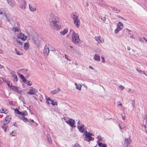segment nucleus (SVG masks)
<instances>
[{
  "label": "nucleus",
  "instance_id": "f257e3e1",
  "mask_svg": "<svg viewBox=\"0 0 147 147\" xmlns=\"http://www.w3.org/2000/svg\"><path fill=\"white\" fill-rule=\"evenodd\" d=\"M59 19L57 20H51L49 21L50 25L53 28L56 30L59 29L60 26L58 24Z\"/></svg>",
  "mask_w": 147,
  "mask_h": 147
},
{
  "label": "nucleus",
  "instance_id": "f03ea898",
  "mask_svg": "<svg viewBox=\"0 0 147 147\" xmlns=\"http://www.w3.org/2000/svg\"><path fill=\"white\" fill-rule=\"evenodd\" d=\"M72 38V41L75 44L78 43L80 40L78 34L74 31H73Z\"/></svg>",
  "mask_w": 147,
  "mask_h": 147
},
{
  "label": "nucleus",
  "instance_id": "7ed1b4c3",
  "mask_svg": "<svg viewBox=\"0 0 147 147\" xmlns=\"http://www.w3.org/2000/svg\"><path fill=\"white\" fill-rule=\"evenodd\" d=\"M85 135L86 137L84 138V140L85 141H92L94 140V138L90 136L92 135V134L90 132H88L87 131L84 132Z\"/></svg>",
  "mask_w": 147,
  "mask_h": 147
},
{
  "label": "nucleus",
  "instance_id": "20e7f679",
  "mask_svg": "<svg viewBox=\"0 0 147 147\" xmlns=\"http://www.w3.org/2000/svg\"><path fill=\"white\" fill-rule=\"evenodd\" d=\"M19 3V6L22 9L24 10L26 8V3L25 0H17Z\"/></svg>",
  "mask_w": 147,
  "mask_h": 147
},
{
  "label": "nucleus",
  "instance_id": "39448f33",
  "mask_svg": "<svg viewBox=\"0 0 147 147\" xmlns=\"http://www.w3.org/2000/svg\"><path fill=\"white\" fill-rule=\"evenodd\" d=\"M58 15L56 12L54 13H51L50 14L49 18V21L51 20H57L59 19Z\"/></svg>",
  "mask_w": 147,
  "mask_h": 147
},
{
  "label": "nucleus",
  "instance_id": "423d86ee",
  "mask_svg": "<svg viewBox=\"0 0 147 147\" xmlns=\"http://www.w3.org/2000/svg\"><path fill=\"white\" fill-rule=\"evenodd\" d=\"M72 18L74 21V23L76 25L77 27L78 28L80 24V21L78 19V17L75 15H73Z\"/></svg>",
  "mask_w": 147,
  "mask_h": 147
},
{
  "label": "nucleus",
  "instance_id": "0eeeda50",
  "mask_svg": "<svg viewBox=\"0 0 147 147\" xmlns=\"http://www.w3.org/2000/svg\"><path fill=\"white\" fill-rule=\"evenodd\" d=\"M17 36L18 38L21 39L23 41H25L27 39V36L21 32L18 34Z\"/></svg>",
  "mask_w": 147,
  "mask_h": 147
},
{
  "label": "nucleus",
  "instance_id": "6e6552de",
  "mask_svg": "<svg viewBox=\"0 0 147 147\" xmlns=\"http://www.w3.org/2000/svg\"><path fill=\"white\" fill-rule=\"evenodd\" d=\"M66 122L72 127H76L74 125L75 123V121L74 120L71 119H69L68 120L66 121Z\"/></svg>",
  "mask_w": 147,
  "mask_h": 147
},
{
  "label": "nucleus",
  "instance_id": "1a4fd4ad",
  "mask_svg": "<svg viewBox=\"0 0 147 147\" xmlns=\"http://www.w3.org/2000/svg\"><path fill=\"white\" fill-rule=\"evenodd\" d=\"M37 90L35 88H30L29 91L27 92V94L30 95H34L37 92Z\"/></svg>",
  "mask_w": 147,
  "mask_h": 147
},
{
  "label": "nucleus",
  "instance_id": "9d476101",
  "mask_svg": "<svg viewBox=\"0 0 147 147\" xmlns=\"http://www.w3.org/2000/svg\"><path fill=\"white\" fill-rule=\"evenodd\" d=\"M46 99L47 103L49 105L50 104H51L53 106H54L55 105H57V104L56 102L54 103V101L53 100H51L50 98H46Z\"/></svg>",
  "mask_w": 147,
  "mask_h": 147
},
{
  "label": "nucleus",
  "instance_id": "9b49d317",
  "mask_svg": "<svg viewBox=\"0 0 147 147\" xmlns=\"http://www.w3.org/2000/svg\"><path fill=\"white\" fill-rule=\"evenodd\" d=\"M12 31L15 33H20L21 32L20 29L18 27L13 28L12 29Z\"/></svg>",
  "mask_w": 147,
  "mask_h": 147
},
{
  "label": "nucleus",
  "instance_id": "f8f14e48",
  "mask_svg": "<svg viewBox=\"0 0 147 147\" xmlns=\"http://www.w3.org/2000/svg\"><path fill=\"white\" fill-rule=\"evenodd\" d=\"M7 3L11 6H14L16 4V2L14 0H6Z\"/></svg>",
  "mask_w": 147,
  "mask_h": 147
},
{
  "label": "nucleus",
  "instance_id": "ddd939ff",
  "mask_svg": "<svg viewBox=\"0 0 147 147\" xmlns=\"http://www.w3.org/2000/svg\"><path fill=\"white\" fill-rule=\"evenodd\" d=\"M11 115H8L5 117L4 123L5 122L6 124L8 123L11 120Z\"/></svg>",
  "mask_w": 147,
  "mask_h": 147
},
{
  "label": "nucleus",
  "instance_id": "4468645a",
  "mask_svg": "<svg viewBox=\"0 0 147 147\" xmlns=\"http://www.w3.org/2000/svg\"><path fill=\"white\" fill-rule=\"evenodd\" d=\"M29 7L30 10L32 12L35 11L36 9V8L35 6L30 4L29 5Z\"/></svg>",
  "mask_w": 147,
  "mask_h": 147
},
{
  "label": "nucleus",
  "instance_id": "2eb2a0df",
  "mask_svg": "<svg viewBox=\"0 0 147 147\" xmlns=\"http://www.w3.org/2000/svg\"><path fill=\"white\" fill-rule=\"evenodd\" d=\"M11 88L12 90L18 93H20V92L21 91V90L19 89V88L16 87L11 86Z\"/></svg>",
  "mask_w": 147,
  "mask_h": 147
},
{
  "label": "nucleus",
  "instance_id": "dca6fc26",
  "mask_svg": "<svg viewBox=\"0 0 147 147\" xmlns=\"http://www.w3.org/2000/svg\"><path fill=\"white\" fill-rule=\"evenodd\" d=\"M49 49L47 46H46L45 47L44 49V54L46 55H47L49 54Z\"/></svg>",
  "mask_w": 147,
  "mask_h": 147
},
{
  "label": "nucleus",
  "instance_id": "f3484780",
  "mask_svg": "<svg viewBox=\"0 0 147 147\" xmlns=\"http://www.w3.org/2000/svg\"><path fill=\"white\" fill-rule=\"evenodd\" d=\"M123 27V24L120 22H118L117 24V28L119 29V30H121Z\"/></svg>",
  "mask_w": 147,
  "mask_h": 147
},
{
  "label": "nucleus",
  "instance_id": "a211bd4d",
  "mask_svg": "<svg viewBox=\"0 0 147 147\" xmlns=\"http://www.w3.org/2000/svg\"><path fill=\"white\" fill-rule=\"evenodd\" d=\"M78 128L79 130L82 133H83L84 131V126L83 125H80L78 126Z\"/></svg>",
  "mask_w": 147,
  "mask_h": 147
},
{
  "label": "nucleus",
  "instance_id": "6ab92c4d",
  "mask_svg": "<svg viewBox=\"0 0 147 147\" xmlns=\"http://www.w3.org/2000/svg\"><path fill=\"white\" fill-rule=\"evenodd\" d=\"M61 91L59 88H58L57 89H55L51 91V92L52 94L54 95L59 92Z\"/></svg>",
  "mask_w": 147,
  "mask_h": 147
},
{
  "label": "nucleus",
  "instance_id": "aec40b11",
  "mask_svg": "<svg viewBox=\"0 0 147 147\" xmlns=\"http://www.w3.org/2000/svg\"><path fill=\"white\" fill-rule=\"evenodd\" d=\"M74 84L76 86V88L77 89L79 90H81V88L82 87L81 84H78L76 83H75Z\"/></svg>",
  "mask_w": 147,
  "mask_h": 147
},
{
  "label": "nucleus",
  "instance_id": "412c9836",
  "mask_svg": "<svg viewBox=\"0 0 147 147\" xmlns=\"http://www.w3.org/2000/svg\"><path fill=\"white\" fill-rule=\"evenodd\" d=\"M7 124L4 122L3 125L2 126V128H3L5 132H6L8 129V126Z\"/></svg>",
  "mask_w": 147,
  "mask_h": 147
},
{
  "label": "nucleus",
  "instance_id": "4be33fe9",
  "mask_svg": "<svg viewBox=\"0 0 147 147\" xmlns=\"http://www.w3.org/2000/svg\"><path fill=\"white\" fill-rule=\"evenodd\" d=\"M93 59L95 61H100V58L99 55L98 54H95L94 57Z\"/></svg>",
  "mask_w": 147,
  "mask_h": 147
},
{
  "label": "nucleus",
  "instance_id": "5701e85b",
  "mask_svg": "<svg viewBox=\"0 0 147 147\" xmlns=\"http://www.w3.org/2000/svg\"><path fill=\"white\" fill-rule=\"evenodd\" d=\"M20 119H22V120L24 121L25 122H28V121L29 122L30 124H31V123L29 121L28 119L27 118L23 116H22L21 117H20Z\"/></svg>",
  "mask_w": 147,
  "mask_h": 147
},
{
  "label": "nucleus",
  "instance_id": "b1692460",
  "mask_svg": "<svg viewBox=\"0 0 147 147\" xmlns=\"http://www.w3.org/2000/svg\"><path fill=\"white\" fill-rule=\"evenodd\" d=\"M95 40L97 41V43H100V42L102 43L104 42V40H101L98 36H96L95 38Z\"/></svg>",
  "mask_w": 147,
  "mask_h": 147
},
{
  "label": "nucleus",
  "instance_id": "393cba45",
  "mask_svg": "<svg viewBox=\"0 0 147 147\" xmlns=\"http://www.w3.org/2000/svg\"><path fill=\"white\" fill-rule=\"evenodd\" d=\"M143 124L146 128V132L147 134V119H144Z\"/></svg>",
  "mask_w": 147,
  "mask_h": 147
},
{
  "label": "nucleus",
  "instance_id": "a878e982",
  "mask_svg": "<svg viewBox=\"0 0 147 147\" xmlns=\"http://www.w3.org/2000/svg\"><path fill=\"white\" fill-rule=\"evenodd\" d=\"M125 144H127V146L128 145L130 144L131 143V140L129 138H126L125 139Z\"/></svg>",
  "mask_w": 147,
  "mask_h": 147
},
{
  "label": "nucleus",
  "instance_id": "bb28decb",
  "mask_svg": "<svg viewBox=\"0 0 147 147\" xmlns=\"http://www.w3.org/2000/svg\"><path fill=\"white\" fill-rule=\"evenodd\" d=\"M68 31L67 29H65L63 31L60 32V34L61 35H64Z\"/></svg>",
  "mask_w": 147,
  "mask_h": 147
},
{
  "label": "nucleus",
  "instance_id": "cd10ccee",
  "mask_svg": "<svg viewBox=\"0 0 147 147\" xmlns=\"http://www.w3.org/2000/svg\"><path fill=\"white\" fill-rule=\"evenodd\" d=\"M29 45L28 43H25L24 46V48L26 50H27L29 48Z\"/></svg>",
  "mask_w": 147,
  "mask_h": 147
},
{
  "label": "nucleus",
  "instance_id": "c85d7f7f",
  "mask_svg": "<svg viewBox=\"0 0 147 147\" xmlns=\"http://www.w3.org/2000/svg\"><path fill=\"white\" fill-rule=\"evenodd\" d=\"M11 74H12L11 76L14 78L13 80L14 81H16V82H17L18 81L17 76L16 75L14 74L13 73H11Z\"/></svg>",
  "mask_w": 147,
  "mask_h": 147
},
{
  "label": "nucleus",
  "instance_id": "c756f323",
  "mask_svg": "<svg viewBox=\"0 0 147 147\" xmlns=\"http://www.w3.org/2000/svg\"><path fill=\"white\" fill-rule=\"evenodd\" d=\"M98 144L100 147H107L106 145L100 142H98Z\"/></svg>",
  "mask_w": 147,
  "mask_h": 147
},
{
  "label": "nucleus",
  "instance_id": "7c9ffc66",
  "mask_svg": "<svg viewBox=\"0 0 147 147\" xmlns=\"http://www.w3.org/2000/svg\"><path fill=\"white\" fill-rule=\"evenodd\" d=\"M14 111L15 113L17 114L20 115V114H21V112L20 111L17 109H15Z\"/></svg>",
  "mask_w": 147,
  "mask_h": 147
},
{
  "label": "nucleus",
  "instance_id": "2f4dec72",
  "mask_svg": "<svg viewBox=\"0 0 147 147\" xmlns=\"http://www.w3.org/2000/svg\"><path fill=\"white\" fill-rule=\"evenodd\" d=\"M73 52L74 53L77 54H79V51L76 49H73Z\"/></svg>",
  "mask_w": 147,
  "mask_h": 147
},
{
  "label": "nucleus",
  "instance_id": "473e14b6",
  "mask_svg": "<svg viewBox=\"0 0 147 147\" xmlns=\"http://www.w3.org/2000/svg\"><path fill=\"white\" fill-rule=\"evenodd\" d=\"M17 44H18L20 46H22V45L23 44L22 42H21L20 41H19L18 40H16V42Z\"/></svg>",
  "mask_w": 147,
  "mask_h": 147
},
{
  "label": "nucleus",
  "instance_id": "72a5a7b5",
  "mask_svg": "<svg viewBox=\"0 0 147 147\" xmlns=\"http://www.w3.org/2000/svg\"><path fill=\"white\" fill-rule=\"evenodd\" d=\"M26 83L27 85L30 86H31L32 84V82L29 80H28L26 82Z\"/></svg>",
  "mask_w": 147,
  "mask_h": 147
},
{
  "label": "nucleus",
  "instance_id": "f704fd0d",
  "mask_svg": "<svg viewBox=\"0 0 147 147\" xmlns=\"http://www.w3.org/2000/svg\"><path fill=\"white\" fill-rule=\"evenodd\" d=\"M20 115H22V116H27L28 115V113L27 112H21V114Z\"/></svg>",
  "mask_w": 147,
  "mask_h": 147
},
{
  "label": "nucleus",
  "instance_id": "c9c22d12",
  "mask_svg": "<svg viewBox=\"0 0 147 147\" xmlns=\"http://www.w3.org/2000/svg\"><path fill=\"white\" fill-rule=\"evenodd\" d=\"M15 51H16V53L18 55H20L22 54L20 53L19 51H18L15 48Z\"/></svg>",
  "mask_w": 147,
  "mask_h": 147
},
{
  "label": "nucleus",
  "instance_id": "e433bc0d",
  "mask_svg": "<svg viewBox=\"0 0 147 147\" xmlns=\"http://www.w3.org/2000/svg\"><path fill=\"white\" fill-rule=\"evenodd\" d=\"M0 15H2L3 17H4L5 16V14L3 11H1V10L0 9Z\"/></svg>",
  "mask_w": 147,
  "mask_h": 147
},
{
  "label": "nucleus",
  "instance_id": "4c0bfd02",
  "mask_svg": "<svg viewBox=\"0 0 147 147\" xmlns=\"http://www.w3.org/2000/svg\"><path fill=\"white\" fill-rule=\"evenodd\" d=\"M5 82L7 84V85L9 87H11L12 86H11V84H10V82L8 81V80L5 81Z\"/></svg>",
  "mask_w": 147,
  "mask_h": 147
},
{
  "label": "nucleus",
  "instance_id": "58836bf2",
  "mask_svg": "<svg viewBox=\"0 0 147 147\" xmlns=\"http://www.w3.org/2000/svg\"><path fill=\"white\" fill-rule=\"evenodd\" d=\"M97 138L98 140V141H102V138H101L100 136H98L97 137Z\"/></svg>",
  "mask_w": 147,
  "mask_h": 147
},
{
  "label": "nucleus",
  "instance_id": "ea45409f",
  "mask_svg": "<svg viewBox=\"0 0 147 147\" xmlns=\"http://www.w3.org/2000/svg\"><path fill=\"white\" fill-rule=\"evenodd\" d=\"M136 70L137 71H138V72H139V73H140L141 74H145V73H144V72L143 71H141V70H139L138 69H136Z\"/></svg>",
  "mask_w": 147,
  "mask_h": 147
},
{
  "label": "nucleus",
  "instance_id": "a19ab883",
  "mask_svg": "<svg viewBox=\"0 0 147 147\" xmlns=\"http://www.w3.org/2000/svg\"><path fill=\"white\" fill-rule=\"evenodd\" d=\"M119 88L120 90H123L124 89V87L120 85L119 86Z\"/></svg>",
  "mask_w": 147,
  "mask_h": 147
},
{
  "label": "nucleus",
  "instance_id": "79ce46f5",
  "mask_svg": "<svg viewBox=\"0 0 147 147\" xmlns=\"http://www.w3.org/2000/svg\"><path fill=\"white\" fill-rule=\"evenodd\" d=\"M131 105L133 108H134L135 107V102L134 100H132L131 102Z\"/></svg>",
  "mask_w": 147,
  "mask_h": 147
},
{
  "label": "nucleus",
  "instance_id": "37998d69",
  "mask_svg": "<svg viewBox=\"0 0 147 147\" xmlns=\"http://www.w3.org/2000/svg\"><path fill=\"white\" fill-rule=\"evenodd\" d=\"M121 30H119V28H117V29H115V33H118V32L119 31Z\"/></svg>",
  "mask_w": 147,
  "mask_h": 147
},
{
  "label": "nucleus",
  "instance_id": "c03bdc74",
  "mask_svg": "<svg viewBox=\"0 0 147 147\" xmlns=\"http://www.w3.org/2000/svg\"><path fill=\"white\" fill-rule=\"evenodd\" d=\"M4 113L5 114H7L8 113V111L7 109H3Z\"/></svg>",
  "mask_w": 147,
  "mask_h": 147
},
{
  "label": "nucleus",
  "instance_id": "a18cd8bd",
  "mask_svg": "<svg viewBox=\"0 0 147 147\" xmlns=\"http://www.w3.org/2000/svg\"><path fill=\"white\" fill-rule=\"evenodd\" d=\"M16 40H18L17 38H16L15 37H13V43H15L16 42Z\"/></svg>",
  "mask_w": 147,
  "mask_h": 147
},
{
  "label": "nucleus",
  "instance_id": "49530a36",
  "mask_svg": "<svg viewBox=\"0 0 147 147\" xmlns=\"http://www.w3.org/2000/svg\"><path fill=\"white\" fill-rule=\"evenodd\" d=\"M65 58L67 59L68 61H71V59L68 58V56L67 55H65Z\"/></svg>",
  "mask_w": 147,
  "mask_h": 147
},
{
  "label": "nucleus",
  "instance_id": "de8ad7c7",
  "mask_svg": "<svg viewBox=\"0 0 147 147\" xmlns=\"http://www.w3.org/2000/svg\"><path fill=\"white\" fill-rule=\"evenodd\" d=\"M117 104L119 106H121L122 107V105L121 103V102L120 101H118L117 102Z\"/></svg>",
  "mask_w": 147,
  "mask_h": 147
},
{
  "label": "nucleus",
  "instance_id": "09e8293b",
  "mask_svg": "<svg viewBox=\"0 0 147 147\" xmlns=\"http://www.w3.org/2000/svg\"><path fill=\"white\" fill-rule=\"evenodd\" d=\"M117 17H119V18H121L122 20H124L125 21H126V20L125 19H124L123 17H122V16H117Z\"/></svg>",
  "mask_w": 147,
  "mask_h": 147
},
{
  "label": "nucleus",
  "instance_id": "8fccbe9b",
  "mask_svg": "<svg viewBox=\"0 0 147 147\" xmlns=\"http://www.w3.org/2000/svg\"><path fill=\"white\" fill-rule=\"evenodd\" d=\"M18 75L19 76V77L22 79L23 78H24V77L23 76L22 74H18Z\"/></svg>",
  "mask_w": 147,
  "mask_h": 147
},
{
  "label": "nucleus",
  "instance_id": "3c124183",
  "mask_svg": "<svg viewBox=\"0 0 147 147\" xmlns=\"http://www.w3.org/2000/svg\"><path fill=\"white\" fill-rule=\"evenodd\" d=\"M75 147H81L78 144H76L74 146Z\"/></svg>",
  "mask_w": 147,
  "mask_h": 147
},
{
  "label": "nucleus",
  "instance_id": "603ef678",
  "mask_svg": "<svg viewBox=\"0 0 147 147\" xmlns=\"http://www.w3.org/2000/svg\"><path fill=\"white\" fill-rule=\"evenodd\" d=\"M23 80V82H24V83H26V82H27V80L24 77V78L22 79Z\"/></svg>",
  "mask_w": 147,
  "mask_h": 147
},
{
  "label": "nucleus",
  "instance_id": "864d4df0",
  "mask_svg": "<svg viewBox=\"0 0 147 147\" xmlns=\"http://www.w3.org/2000/svg\"><path fill=\"white\" fill-rule=\"evenodd\" d=\"M102 59V62L103 63H104L105 62V58L103 57H101Z\"/></svg>",
  "mask_w": 147,
  "mask_h": 147
},
{
  "label": "nucleus",
  "instance_id": "5fc2aeb1",
  "mask_svg": "<svg viewBox=\"0 0 147 147\" xmlns=\"http://www.w3.org/2000/svg\"><path fill=\"white\" fill-rule=\"evenodd\" d=\"M0 112L1 113H4L3 109L2 108L0 110Z\"/></svg>",
  "mask_w": 147,
  "mask_h": 147
},
{
  "label": "nucleus",
  "instance_id": "6e6d98bb",
  "mask_svg": "<svg viewBox=\"0 0 147 147\" xmlns=\"http://www.w3.org/2000/svg\"><path fill=\"white\" fill-rule=\"evenodd\" d=\"M1 78L3 80V81H4V80L3 78H0V84L2 82V81Z\"/></svg>",
  "mask_w": 147,
  "mask_h": 147
},
{
  "label": "nucleus",
  "instance_id": "4d7b16f0",
  "mask_svg": "<svg viewBox=\"0 0 147 147\" xmlns=\"http://www.w3.org/2000/svg\"><path fill=\"white\" fill-rule=\"evenodd\" d=\"M102 20L105 21L106 19V18L105 17H103V18H102Z\"/></svg>",
  "mask_w": 147,
  "mask_h": 147
},
{
  "label": "nucleus",
  "instance_id": "13d9d810",
  "mask_svg": "<svg viewBox=\"0 0 147 147\" xmlns=\"http://www.w3.org/2000/svg\"><path fill=\"white\" fill-rule=\"evenodd\" d=\"M121 115L122 116V118L124 120L125 119V117L124 116H123V114H122Z\"/></svg>",
  "mask_w": 147,
  "mask_h": 147
},
{
  "label": "nucleus",
  "instance_id": "bf43d9fd",
  "mask_svg": "<svg viewBox=\"0 0 147 147\" xmlns=\"http://www.w3.org/2000/svg\"><path fill=\"white\" fill-rule=\"evenodd\" d=\"M113 9L116 11H118V12H120L119 10H117V8H115L114 7Z\"/></svg>",
  "mask_w": 147,
  "mask_h": 147
},
{
  "label": "nucleus",
  "instance_id": "052dcab7",
  "mask_svg": "<svg viewBox=\"0 0 147 147\" xmlns=\"http://www.w3.org/2000/svg\"><path fill=\"white\" fill-rule=\"evenodd\" d=\"M13 133V131H12L11 133L10 134V135H11V136H15V135H12V134Z\"/></svg>",
  "mask_w": 147,
  "mask_h": 147
},
{
  "label": "nucleus",
  "instance_id": "680f3d73",
  "mask_svg": "<svg viewBox=\"0 0 147 147\" xmlns=\"http://www.w3.org/2000/svg\"><path fill=\"white\" fill-rule=\"evenodd\" d=\"M69 48V49H72L73 48V47L72 46L69 45L68 46Z\"/></svg>",
  "mask_w": 147,
  "mask_h": 147
},
{
  "label": "nucleus",
  "instance_id": "e2e57ef3",
  "mask_svg": "<svg viewBox=\"0 0 147 147\" xmlns=\"http://www.w3.org/2000/svg\"><path fill=\"white\" fill-rule=\"evenodd\" d=\"M89 68L90 69H93V67L92 66H89Z\"/></svg>",
  "mask_w": 147,
  "mask_h": 147
},
{
  "label": "nucleus",
  "instance_id": "0e129e2a",
  "mask_svg": "<svg viewBox=\"0 0 147 147\" xmlns=\"http://www.w3.org/2000/svg\"><path fill=\"white\" fill-rule=\"evenodd\" d=\"M119 127H120V128L121 129H123L125 127V126H124L123 127H121L120 125H119Z\"/></svg>",
  "mask_w": 147,
  "mask_h": 147
},
{
  "label": "nucleus",
  "instance_id": "69168bd1",
  "mask_svg": "<svg viewBox=\"0 0 147 147\" xmlns=\"http://www.w3.org/2000/svg\"><path fill=\"white\" fill-rule=\"evenodd\" d=\"M3 67V66L2 65H0V69H2Z\"/></svg>",
  "mask_w": 147,
  "mask_h": 147
},
{
  "label": "nucleus",
  "instance_id": "338daca9",
  "mask_svg": "<svg viewBox=\"0 0 147 147\" xmlns=\"http://www.w3.org/2000/svg\"><path fill=\"white\" fill-rule=\"evenodd\" d=\"M130 38H134V37L133 36V35H131L130 36Z\"/></svg>",
  "mask_w": 147,
  "mask_h": 147
},
{
  "label": "nucleus",
  "instance_id": "774afa93",
  "mask_svg": "<svg viewBox=\"0 0 147 147\" xmlns=\"http://www.w3.org/2000/svg\"><path fill=\"white\" fill-rule=\"evenodd\" d=\"M127 49L128 50H130V48L129 47H127Z\"/></svg>",
  "mask_w": 147,
  "mask_h": 147
}]
</instances>
